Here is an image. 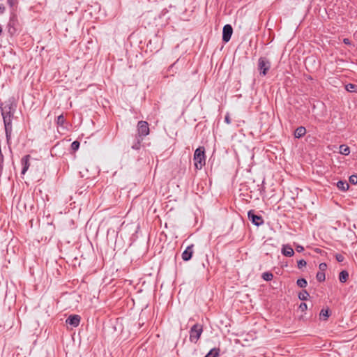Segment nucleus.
Wrapping results in <instances>:
<instances>
[{
	"instance_id": "9",
	"label": "nucleus",
	"mask_w": 357,
	"mask_h": 357,
	"mask_svg": "<svg viewBox=\"0 0 357 357\" xmlns=\"http://www.w3.org/2000/svg\"><path fill=\"white\" fill-rule=\"evenodd\" d=\"M193 254V245H188L182 254V259L188 261L192 258Z\"/></svg>"
},
{
	"instance_id": "31",
	"label": "nucleus",
	"mask_w": 357,
	"mask_h": 357,
	"mask_svg": "<svg viewBox=\"0 0 357 357\" xmlns=\"http://www.w3.org/2000/svg\"><path fill=\"white\" fill-rule=\"evenodd\" d=\"M335 258H336L337 261L339 262H342L344 259V256L341 254H336Z\"/></svg>"
},
{
	"instance_id": "34",
	"label": "nucleus",
	"mask_w": 357,
	"mask_h": 357,
	"mask_svg": "<svg viewBox=\"0 0 357 357\" xmlns=\"http://www.w3.org/2000/svg\"><path fill=\"white\" fill-rule=\"evenodd\" d=\"M225 121L227 124H229V123H231V119H230V117H229V114H227V115L225 116Z\"/></svg>"
},
{
	"instance_id": "21",
	"label": "nucleus",
	"mask_w": 357,
	"mask_h": 357,
	"mask_svg": "<svg viewBox=\"0 0 357 357\" xmlns=\"http://www.w3.org/2000/svg\"><path fill=\"white\" fill-rule=\"evenodd\" d=\"M273 275L270 272H265L262 275V278L266 281H270L273 279Z\"/></svg>"
},
{
	"instance_id": "20",
	"label": "nucleus",
	"mask_w": 357,
	"mask_h": 357,
	"mask_svg": "<svg viewBox=\"0 0 357 357\" xmlns=\"http://www.w3.org/2000/svg\"><path fill=\"white\" fill-rule=\"evenodd\" d=\"M296 284L299 287L304 288L307 286V282L305 279L301 278L297 280Z\"/></svg>"
},
{
	"instance_id": "19",
	"label": "nucleus",
	"mask_w": 357,
	"mask_h": 357,
	"mask_svg": "<svg viewBox=\"0 0 357 357\" xmlns=\"http://www.w3.org/2000/svg\"><path fill=\"white\" fill-rule=\"evenodd\" d=\"M310 296L308 292L306 290H303L298 294V298L301 301H306Z\"/></svg>"
},
{
	"instance_id": "10",
	"label": "nucleus",
	"mask_w": 357,
	"mask_h": 357,
	"mask_svg": "<svg viewBox=\"0 0 357 357\" xmlns=\"http://www.w3.org/2000/svg\"><path fill=\"white\" fill-rule=\"evenodd\" d=\"M29 158L30 155H26L22 159V163L24 166L22 170V174H24L29 167Z\"/></svg>"
},
{
	"instance_id": "17",
	"label": "nucleus",
	"mask_w": 357,
	"mask_h": 357,
	"mask_svg": "<svg viewBox=\"0 0 357 357\" xmlns=\"http://www.w3.org/2000/svg\"><path fill=\"white\" fill-rule=\"evenodd\" d=\"M340 153L345 155H349L350 153L349 147L344 144L340 145Z\"/></svg>"
},
{
	"instance_id": "35",
	"label": "nucleus",
	"mask_w": 357,
	"mask_h": 357,
	"mask_svg": "<svg viewBox=\"0 0 357 357\" xmlns=\"http://www.w3.org/2000/svg\"><path fill=\"white\" fill-rule=\"evenodd\" d=\"M296 250L297 252H302L304 250V248L301 245H297Z\"/></svg>"
},
{
	"instance_id": "8",
	"label": "nucleus",
	"mask_w": 357,
	"mask_h": 357,
	"mask_svg": "<svg viewBox=\"0 0 357 357\" xmlns=\"http://www.w3.org/2000/svg\"><path fill=\"white\" fill-rule=\"evenodd\" d=\"M66 324H69L73 327H77L79 324L80 322V317L79 315H70L66 319Z\"/></svg>"
},
{
	"instance_id": "39",
	"label": "nucleus",
	"mask_w": 357,
	"mask_h": 357,
	"mask_svg": "<svg viewBox=\"0 0 357 357\" xmlns=\"http://www.w3.org/2000/svg\"><path fill=\"white\" fill-rule=\"evenodd\" d=\"M2 32V29L1 27L0 26V33Z\"/></svg>"
},
{
	"instance_id": "7",
	"label": "nucleus",
	"mask_w": 357,
	"mask_h": 357,
	"mask_svg": "<svg viewBox=\"0 0 357 357\" xmlns=\"http://www.w3.org/2000/svg\"><path fill=\"white\" fill-rule=\"evenodd\" d=\"M248 218L252 221V222L256 225L259 226L264 223V220L262 217L260 215H257L254 213L253 211H250L248 212Z\"/></svg>"
},
{
	"instance_id": "14",
	"label": "nucleus",
	"mask_w": 357,
	"mask_h": 357,
	"mask_svg": "<svg viewBox=\"0 0 357 357\" xmlns=\"http://www.w3.org/2000/svg\"><path fill=\"white\" fill-rule=\"evenodd\" d=\"M337 187L342 191H346L349 189V185L347 181H339L337 183Z\"/></svg>"
},
{
	"instance_id": "32",
	"label": "nucleus",
	"mask_w": 357,
	"mask_h": 357,
	"mask_svg": "<svg viewBox=\"0 0 357 357\" xmlns=\"http://www.w3.org/2000/svg\"><path fill=\"white\" fill-rule=\"evenodd\" d=\"M299 308L301 310V311H303H303H305V310H307V304H306V303H301V305H300V306H299Z\"/></svg>"
},
{
	"instance_id": "11",
	"label": "nucleus",
	"mask_w": 357,
	"mask_h": 357,
	"mask_svg": "<svg viewBox=\"0 0 357 357\" xmlns=\"http://www.w3.org/2000/svg\"><path fill=\"white\" fill-rule=\"evenodd\" d=\"M282 252L286 257H291L294 254L293 248L289 245H284L282 248Z\"/></svg>"
},
{
	"instance_id": "15",
	"label": "nucleus",
	"mask_w": 357,
	"mask_h": 357,
	"mask_svg": "<svg viewBox=\"0 0 357 357\" xmlns=\"http://www.w3.org/2000/svg\"><path fill=\"white\" fill-rule=\"evenodd\" d=\"M349 278V273L347 271H342L340 273L339 280L341 282H345Z\"/></svg>"
},
{
	"instance_id": "18",
	"label": "nucleus",
	"mask_w": 357,
	"mask_h": 357,
	"mask_svg": "<svg viewBox=\"0 0 357 357\" xmlns=\"http://www.w3.org/2000/svg\"><path fill=\"white\" fill-rule=\"evenodd\" d=\"M219 349H212L205 357H217L219 355Z\"/></svg>"
},
{
	"instance_id": "16",
	"label": "nucleus",
	"mask_w": 357,
	"mask_h": 357,
	"mask_svg": "<svg viewBox=\"0 0 357 357\" xmlns=\"http://www.w3.org/2000/svg\"><path fill=\"white\" fill-rule=\"evenodd\" d=\"M330 316V311L329 309H322L320 312L319 317L320 319L326 320Z\"/></svg>"
},
{
	"instance_id": "12",
	"label": "nucleus",
	"mask_w": 357,
	"mask_h": 357,
	"mask_svg": "<svg viewBox=\"0 0 357 357\" xmlns=\"http://www.w3.org/2000/svg\"><path fill=\"white\" fill-rule=\"evenodd\" d=\"M306 132L305 128L303 126H300L297 128L294 132V136L296 138H301L302 137Z\"/></svg>"
},
{
	"instance_id": "26",
	"label": "nucleus",
	"mask_w": 357,
	"mask_h": 357,
	"mask_svg": "<svg viewBox=\"0 0 357 357\" xmlns=\"http://www.w3.org/2000/svg\"><path fill=\"white\" fill-rule=\"evenodd\" d=\"M79 147V142L78 141H74L71 144V149L73 151H77Z\"/></svg>"
},
{
	"instance_id": "37",
	"label": "nucleus",
	"mask_w": 357,
	"mask_h": 357,
	"mask_svg": "<svg viewBox=\"0 0 357 357\" xmlns=\"http://www.w3.org/2000/svg\"><path fill=\"white\" fill-rule=\"evenodd\" d=\"M5 11V7L2 5H0V13H3Z\"/></svg>"
},
{
	"instance_id": "4",
	"label": "nucleus",
	"mask_w": 357,
	"mask_h": 357,
	"mask_svg": "<svg viewBox=\"0 0 357 357\" xmlns=\"http://www.w3.org/2000/svg\"><path fill=\"white\" fill-rule=\"evenodd\" d=\"M13 116H3V123L7 141L9 142L12 133V119Z\"/></svg>"
},
{
	"instance_id": "1",
	"label": "nucleus",
	"mask_w": 357,
	"mask_h": 357,
	"mask_svg": "<svg viewBox=\"0 0 357 357\" xmlns=\"http://www.w3.org/2000/svg\"><path fill=\"white\" fill-rule=\"evenodd\" d=\"M194 161L195 168L197 169H201L202 167L205 165V155L204 147H199L195 150L194 153Z\"/></svg>"
},
{
	"instance_id": "27",
	"label": "nucleus",
	"mask_w": 357,
	"mask_h": 357,
	"mask_svg": "<svg viewBox=\"0 0 357 357\" xmlns=\"http://www.w3.org/2000/svg\"><path fill=\"white\" fill-rule=\"evenodd\" d=\"M90 6L93 8V11H96V10L100 9V5L98 4V3L97 1H93V5H91Z\"/></svg>"
},
{
	"instance_id": "6",
	"label": "nucleus",
	"mask_w": 357,
	"mask_h": 357,
	"mask_svg": "<svg viewBox=\"0 0 357 357\" xmlns=\"http://www.w3.org/2000/svg\"><path fill=\"white\" fill-rule=\"evenodd\" d=\"M233 33V29L231 25L226 24L223 27L222 31V40L224 42L227 43L232 35Z\"/></svg>"
},
{
	"instance_id": "22",
	"label": "nucleus",
	"mask_w": 357,
	"mask_h": 357,
	"mask_svg": "<svg viewBox=\"0 0 357 357\" xmlns=\"http://www.w3.org/2000/svg\"><path fill=\"white\" fill-rule=\"evenodd\" d=\"M65 123H66V119H65L63 115V114L59 115L57 117V121H56L57 125L63 126Z\"/></svg>"
},
{
	"instance_id": "29",
	"label": "nucleus",
	"mask_w": 357,
	"mask_h": 357,
	"mask_svg": "<svg viewBox=\"0 0 357 357\" xmlns=\"http://www.w3.org/2000/svg\"><path fill=\"white\" fill-rule=\"evenodd\" d=\"M319 268L320 270L319 272H324L326 270L327 268V265L326 263H321L319 266Z\"/></svg>"
},
{
	"instance_id": "36",
	"label": "nucleus",
	"mask_w": 357,
	"mask_h": 357,
	"mask_svg": "<svg viewBox=\"0 0 357 357\" xmlns=\"http://www.w3.org/2000/svg\"><path fill=\"white\" fill-rule=\"evenodd\" d=\"M343 43L346 45H351L350 40L349 38H344Z\"/></svg>"
},
{
	"instance_id": "30",
	"label": "nucleus",
	"mask_w": 357,
	"mask_h": 357,
	"mask_svg": "<svg viewBox=\"0 0 357 357\" xmlns=\"http://www.w3.org/2000/svg\"><path fill=\"white\" fill-rule=\"evenodd\" d=\"M306 266V261L304 259H301L298 261V268H301Z\"/></svg>"
},
{
	"instance_id": "13",
	"label": "nucleus",
	"mask_w": 357,
	"mask_h": 357,
	"mask_svg": "<svg viewBox=\"0 0 357 357\" xmlns=\"http://www.w3.org/2000/svg\"><path fill=\"white\" fill-rule=\"evenodd\" d=\"M1 112H13V108L11 103L5 102L0 106Z\"/></svg>"
},
{
	"instance_id": "24",
	"label": "nucleus",
	"mask_w": 357,
	"mask_h": 357,
	"mask_svg": "<svg viewBox=\"0 0 357 357\" xmlns=\"http://www.w3.org/2000/svg\"><path fill=\"white\" fill-rule=\"evenodd\" d=\"M142 140V138H139V137H136V141H137V142H136V143H135V144L132 146V148L133 149H136V150L139 149V146H140V143H141Z\"/></svg>"
},
{
	"instance_id": "25",
	"label": "nucleus",
	"mask_w": 357,
	"mask_h": 357,
	"mask_svg": "<svg viewBox=\"0 0 357 357\" xmlns=\"http://www.w3.org/2000/svg\"><path fill=\"white\" fill-rule=\"evenodd\" d=\"M345 88H346L347 91H348L349 92H352V91H355L356 86L353 84H348L345 86Z\"/></svg>"
},
{
	"instance_id": "3",
	"label": "nucleus",
	"mask_w": 357,
	"mask_h": 357,
	"mask_svg": "<svg viewBox=\"0 0 357 357\" xmlns=\"http://www.w3.org/2000/svg\"><path fill=\"white\" fill-rule=\"evenodd\" d=\"M271 68V62L265 57H260L258 61V70L260 75H266Z\"/></svg>"
},
{
	"instance_id": "5",
	"label": "nucleus",
	"mask_w": 357,
	"mask_h": 357,
	"mask_svg": "<svg viewBox=\"0 0 357 357\" xmlns=\"http://www.w3.org/2000/svg\"><path fill=\"white\" fill-rule=\"evenodd\" d=\"M137 130H138V137L142 138L144 136H146L149 133V124L146 121H141L138 123L137 125Z\"/></svg>"
},
{
	"instance_id": "38",
	"label": "nucleus",
	"mask_w": 357,
	"mask_h": 357,
	"mask_svg": "<svg viewBox=\"0 0 357 357\" xmlns=\"http://www.w3.org/2000/svg\"><path fill=\"white\" fill-rule=\"evenodd\" d=\"M10 7H13L15 5V1H9Z\"/></svg>"
},
{
	"instance_id": "33",
	"label": "nucleus",
	"mask_w": 357,
	"mask_h": 357,
	"mask_svg": "<svg viewBox=\"0 0 357 357\" xmlns=\"http://www.w3.org/2000/svg\"><path fill=\"white\" fill-rule=\"evenodd\" d=\"M2 116H13V112H1Z\"/></svg>"
},
{
	"instance_id": "28",
	"label": "nucleus",
	"mask_w": 357,
	"mask_h": 357,
	"mask_svg": "<svg viewBox=\"0 0 357 357\" xmlns=\"http://www.w3.org/2000/svg\"><path fill=\"white\" fill-rule=\"evenodd\" d=\"M349 182L352 184H356L357 183V176L356 175H351L349 177Z\"/></svg>"
},
{
	"instance_id": "23",
	"label": "nucleus",
	"mask_w": 357,
	"mask_h": 357,
	"mask_svg": "<svg viewBox=\"0 0 357 357\" xmlns=\"http://www.w3.org/2000/svg\"><path fill=\"white\" fill-rule=\"evenodd\" d=\"M316 278L319 282H324L326 279L325 273L324 272H318Z\"/></svg>"
},
{
	"instance_id": "2",
	"label": "nucleus",
	"mask_w": 357,
	"mask_h": 357,
	"mask_svg": "<svg viewBox=\"0 0 357 357\" xmlns=\"http://www.w3.org/2000/svg\"><path fill=\"white\" fill-rule=\"evenodd\" d=\"M202 331L203 327L202 325L198 324H195L190 331V340L196 343L199 339Z\"/></svg>"
}]
</instances>
